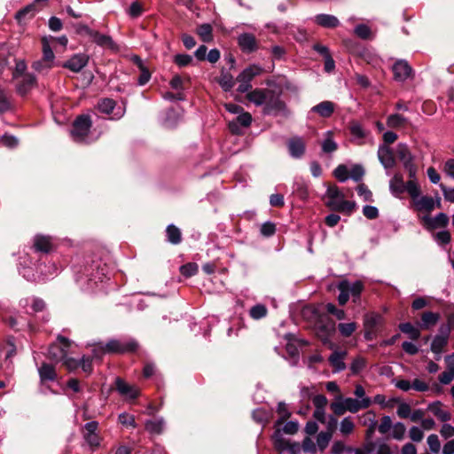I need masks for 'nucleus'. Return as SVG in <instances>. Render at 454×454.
Here are the masks:
<instances>
[{
  "label": "nucleus",
  "mask_w": 454,
  "mask_h": 454,
  "mask_svg": "<svg viewBox=\"0 0 454 454\" xmlns=\"http://www.w3.org/2000/svg\"><path fill=\"white\" fill-rule=\"evenodd\" d=\"M328 201L326 205L333 210L350 213L355 207V203L346 200L344 194L337 186H330L326 191Z\"/></svg>",
  "instance_id": "f257e3e1"
},
{
  "label": "nucleus",
  "mask_w": 454,
  "mask_h": 454,
  "mask_svg": "<svg viewBox=\"0 0 454 454\" xmlns=\"http://www.w3.org/2000/svg\"><path fill=\"white\" fill-rule=\"evenodd\" d=\"M247 99L257 106L266 105L267 112L270 109L281 110L284 104L278 98L272 99V92L269 90H254L247 94Z\"/></svg>",
  "instance_id": "f03ea898"
},
{
  "label": "nucleus",
  "mask_w": 454,
  "mask_h": 454,
  "mask_svg": "<svg viewBox=\"0 0 454 454\" xmlns=\"http://www.w3.org/2000/svg\"><path fill=\"white\" fill-rule=\"evenodd\" d=\"M137 348V343L134 340L128 341H121L119 340H111L106 345L98 344V348L94 349V356L99 357L105 353H125L133 351Z\"/></svg>",
  "instance_id": "7ed1b4c3"
},
{
  "label": "nucleus",
  "mask_w": 454,
  "mask_h": 454,
  "mask_svg": "<svg viewBox=\"0 0 454 454\" xmlns=\"http://www.w3.org/2000/svg\"><path fill=\"white\" fill-rule=\"evenodd\" d=\"M91 127V121L87 115H81L74 122V127L71 135L74 141H84L89 130Z\"/></svg>",
  "instance_id": "20e7f679"
},
{
  "label": "nucleus",
  "mask_w": 454,
  "mask_h": 454,
  "mask_svg": "<svg viewBox=\"0 0 454 454\" xmlns=\"http://www.w3.org/2000/svg\"><path fill=\"white\" fill-rule=\"evenodd\" d=\"M98 423L97 421H90L84 425L83 427V438L85 442L93 448H97L100 445L101 437L98 432Z\"/></svg>",
  "instance_id": "39448f33"
},
{
  "label": "nucleus",
  "mask_w": 454,
  "mask_h": 454,
  "mask_svg": "<svg viewBox=\"0 0 454 454\" xmlns=\"http://www.w3.org/2000/svg\"><path fill=\"white\" fill-rule=\"evenodd\" d=\"M413 203L416 210L419 212H426L427 214L431 213L435 207L440 208L442 207L440 197L434 200L428 196H419L413 200Z\"/></svg>",
  "instance_id": "423d86ee"
},
{
  "label": "nucleus",
  "mask_w": 454,
  "mask_h": 454,
  "mask_svg": "<svg viewBox=\"0 0 454 454\" xmlns=\"http://www.w3.org/2000/svg\"><path fill=\"white\" fill-rule=\"evenodd\" d=\"M70 346V342L64 337H59L58 342L51 345L49 348V356L51 359L56 362H60L66 357L67 354V348Z\"/></svg>",
  "instance_id": "0eeeda50"
},
{
  "label": "nucleus",
  "mask_w": 454,
  "mask_h": 454,
  "mask_svg": "<svg viewBox=\"0 0 454 454\" xmlns=\"http://www.w3.org/2000/svg\"><path fill=\"white\" fill-rule=\"evenodd\" d=\"M88 61L89 57L86 54H74L63 63L62 67L71 70L72 72L78 73L88 64Z\"/></svg>",
  "instance_id": "6e6552de"
},
{
  "label": "nucleus",
  "mask_w": 454,
  "mask_h": 454,
  "mask_svg": "<svg viewBox=\"0 0 454 454\" xmlns=\"http://www.w3.org/2000/svg\"><path fill=\"white\" fill-rule=\"evenodd\" d=\"M287 149L291 157L299 159L305 153L306 144L301 137H294L287 141Z\"/></svg>",
  "instance_id": "1a4fd4ad"
},
{
  "label": "nucleus",
  "mask_w": 454,
  "mask_h": 454,
  "mask_svg": "<svg viewBox=\"0 0 454 454\" xmlns=\"http://www.w3.org/2000/svg\"><path fill=\"white\" fill-rule=\"evenodd\" d=\"M394 77L398 82H404L411 76L412 68L405 60H398L393 66Z\"/></svg>",
  "instance_id": "9d476101"
},
{
  "label": "nucleus",
  "mask_w": 454,
  "mask_h": 454,
  "mask_svg": "<svg viewBox=\"0 0 454 454\" xmlns=\"http://www.w3.org/2000/svg\"><path fill=\"white\" fill-rule=\"evenodd\" d=\"M17 81L16 89L17 92L21 95H27L35 85V77L33 74H26L15 79Z\"/></svg>",
  "instance_id": "9b49d317"
},
{
  "label": "nucleus",
  "mask_w": 454,
  "mask_h": 454,
  "mask_svg": "<svg viewBox=\"0 0 454 454\" xmlns=\"http://www.w3.org/2000/svg\"><path fill=\"white\" fill-rule=\"evenodd\" d=\"M422 221L428 229H437L445 227L449 223V217L444 213H439L434 217H431L429 215H424Z\"/></svg>",
  "instance_id": "f8f14e48"
},
{
  "label": "nucleus",
  "mask_w": 454,
  "mask_h": 454,
  "mask_svg": "<svg viewBox=\"0 0 454 454\" xmlns=\"http://www.w3.org/2000/svg\"><path fill=\"white\" fill-rule=\"evenodd\" d=\"M372 403L371 399H355L351 397L344 398L343 404L347 411L356 413L362 409L368 408Z\"/></svg>",
  "instance_id": "ddd939ff"
},
{
  "label": "nucleus",
  "mask_w": 454,
  "mask_h": 454,
  "mask_svg": "<svg viewBox=\"0 0 454 454\" xmlns=\"http://www.w3.org/2000/svg\"><path fill=\"white\" fill-rule=\"evenodd\" d=\"M272 438H273L275 448L279 451L290 450L292 451V453L294 454L296 450L299 449L298 444H296V443L290 444V442L283 437L279 429L276 430Z\"/></svg>",
  "instance_id": "4468645a"
},
{
  "label": "nucleus",
  "mask_w": 454,
  "mask_h": 454,
  "mask_svg": "<svg viewBox=\"0 0 454 454\" xmlns=\"http://www.w3.org/2000/svg\"><path fill=\"white\" fill-rule=\"evenodd\" d=\"M378 157L385 168H391L395 166V160L392 150L387 145H380L378 150Z\"/></svg>",
  "instance_id": "2eb2a0df"
},
{
  "label": "nucleus",
  "mask_w": 454,
  "mask_h": 454,
  "mask_svg": "<svg viewBox=\"0 0 454 454\" xmlns=\"http://www.w3.org/2000/svg\"><path fill=\"white\" fill-rule=\"evenodd\" d=\"M238 43L245 52H253L257 49L256 39L254 35L249 33L241 34L238 37Z\"/></svg>",
  "instance_id": "dca6fc26"
},
{
  "label": "nucleus",
  "mask_w": 454,
  "mask_h": 454,
  "mask_svg": "<svg viewBox=\"0 0 454 454\" xmlns=\"http://www.w3.org/2000/svg\"><path fill=\"white\" fill-rule=\"evenodd\" d=\"M116 388L119 393L129 399H135L139 395V389L135 386L127 384L121 379H116Z\"/></svg>",
  "instance_id": "f3484780"
},
{
  "label": "nucleus",
  "mask_w": 454,
  "mask_h": 454,
  "mask_svg": "<svg viewBox=\"0 0 454 454\" xmlns=\"http://www.w3.org/2000/svg\"><path fill=\"white\" fill-rule=\"evenodd\" d=\"M449 333L443 331V333H440L439 335H436L432 343H431V350L433 353L438 356L437 359L440 358V356L444 348V347L448 343Z\"/></svg>",
  "instance_id": "a211bd4d"
},
{
  "label": "nucleus",
  "mask_w": 454,
  "mask_h": 454,
  "mask_svg": "<svg viewBox=\"0 0 454 454\" xmlns=\"http://www.w3.org/2000/svg\"><path fill=\"white\" fill-rule=\"evenodd\" d=\"M441 316L439 313L432 312V311H426L421 315V323H420V328L428 330L431 327L434 326L437 322L439 321Z\"/></svg>",
  "instance_id": "6ab92c4d"
},
{
  "label": "nucleus",
  "mask_w": 454,
  "mask_h": 454,
  "mask_svg": "<svg viewBox=\"0 0 454 454\" xmlns=\"http://www.w3.org/2000/svg\"><path fill=\"white\" fill-rule=\"evenodd\" d=\"M54 39L53 36H43L42 38V46H43V59L44 62H51L54 64L55 55L51 50V44L52 43V40Z\"/></svg>",
  "instance_id": "aec40b11"
},
{
  "label": "nucleus",
  "mask_w": 454,
  "mask_h": 454,
  "mask_svg": "<svg viewBox=\"0 0 454 454\" xmlns=\"http://www.w3.org/2000/svg\"><path fill=\"white\" fill-rule=\"evenodd\" d=\"M262 72V67L259 66H250L244 69L237 77V81H245L250 83V82Z\"/></svg>",
  "instance_id": "412c9836"
},
{
  "label": "nucleus",
  "mask_w": 454,
  "mask_h": 454,
  "mask_svg": "<svg viewBox=\"0 0 454 454\" xmlns=\"http://www.w3.org/2000/svg\"><path fill=\"white\" fill-rule=\"evenodd\" d=\"M389 189L393 195L398 197L405 192V183L400 174H395L389 182Z\"/></svg>",
  "instance_id": "4be33fe9"
},
{
  "label": "nucleus",
  "mask_w": 454,
  "mask_h": 454,
  "mask_svg": "<svg viewBox=\"0 0 454 454\" xmlns=\"http://www.w3.org/2000/svg\"><path fill=\"white\" fill-rule=\"evenodd\" d=\"M312 112L322 117H330L334 111V104L331 101H323L311 108Z\"/></svg>",
  "instance_id": "5701e85b"
},
{
  "label": "nucleus",
  "mask_w": 454,
  "mask_h": 454,
  "mask_svg": "<svg viewBox=\"0 0 454 454\" xmlns=\"http://www.w3.org/2000/svg\"><path fill=\"white\" fill-rule=\"evenodd\" d=\"M346 356V352L339 351H335L330 356L329 361L332 366L334 368L335 372H340L346 368L345 363L343 361Z\"/></svg>",
  "instance_id": "b1692460"
},
{
  "label": "nucleus",
  "mask_w": 454,
  "mask_h": 454,
  "mask_svg": "<svg viewBox=\"0 0 454 454\" xmlns=\"http://www.w3.org/2000/svg\"><path fill=\"white\" fill-rule=\"evenodd\" d=\"M315 22L324 27H335L339 25L338 19L333 15L318 14L315 17Z\"/></svg>",
  "instance_id": "393cba45"
},
{
  "label": "nucleus",
  "mask_w": 454,
  "mask_h": 454,
  "mask_svg": "<svg viewBox=\"0 0 454 454\" xmlns=\"http://www.w3.org/2000/svg\"><path fill=\"white\" fill-rule=\"evenodd\" d=\"M85 30L91 40L97 44L101 46H108L112 44V39L109 36L99 34L98 32L91 30L88 27H85Z\"/></svg>",
  "instance_id": "a878e982"
},
{
  "label": "nucleus",
  "mask_w": 454,
  "mask_h": 454,
  "mask_svg": "<svg viewBox=\"0 0 454 454\" xmlns=\"http://www.w3.org/2000/svg\"><path fill=\"white\" fill-rule=\"evenodd\" d=\"M38 372L42 381H52L57 377L55 368L48 364H43L42 366L38 369Z\"/></svg>",
  "instance_id": "bb28decb"
},
{
  "label": "nucleus",
  "mask_w": 454,
  "mask_h": 454,
  "mask_svg": "<svg viewBox=\"0 0 454 454\" xmlns=\"http://www.w3.org/2000/svg\"><path fill=\"white\" fill-rule=\"evenodd\" d=\"M363 418L364 419L363 421V424L368 425V429L366 431V437H367V439H370L372 436V434H374L376 425H377V421L375 420V415L373 412L368 411L364 415Z\"/></svg>",
  "instance_id": "cd10ccee"
},
{
  "label": "nucleus",
  "mask_w": 454,
  "mask_h": 454,
  "mask_svg": "<svg viewBox=\"0 0 454 454\" xmlns=\"http://www.w3.org/2000/svg\"><path fill=\"white\" fill-rule=\"evenodd\" d=\"M396 153L399 160L403 163V166L411 163L413 160V157L405 145H398Z\"/></svg>",
  "instance_id": "c85d7f7f"
},
{
  "label": "nucleus",
  "mask_w": 454,
  "mask_h": 454,
  "mask_svg": "<svg viewBox=\"0 0 454 454\" xmlns=\"http://www.w3.org/2000/svg\"><path fill=\"white\" fill-rule=\"evenodd\" d=\"M341 283L347 284V291L349 293V295L353 297V301H356L364 289L363 283L361 281H356L352 284L348 281H342Z\"/></svg>",
  "instance_id": "c756f323"
},
{
  "label": "nucleus",
  "mask_w": 454,
  "mask_h": 454,
  "mask_svg": "<svg viewBox=\"0 0 454 454\" xmlns=\"http://www.w3.org/2000/svg\"><path fill=\"white\" fill-rule=\"evenodd\" d=\"M197 34L204 43H209L213 40V28L209 24H202L198 27Z\"/></svg>",
  "instance_id": "7c9ffc66"
},
{
  "label": "nucleus",
  "mask_w": 454,
  "mask_h": 454,
  "mask_svg": "<svg viewBox=\"0 0 454 454\" xmlns=\"http://www.w3.org/2000/svg\"><path fill=\"white\" fill-rule=\"evenodd\" d=\"M51 240L49 237L36 236L35 238V247L38 251L49 252L51 249Z\"/></svg>",
  "instance_id": "2f4dec72"
},
{
  "label": "nucleus",
  "mask_w": 454,
  "mask_h": 454,
  "mask_svg": "<svg viewBox=\"0 0 454 454\" xmlns=\"http://www.w3.org/2000/svg\"><path fill=\"white\" fill-rule=\"evenodd\" d=\"M407 123V119L398 114H391L387 119V125L392 129H399Z\"/></svg>",
  "instance_id": "473e14b6"
},
{
  "label": "nucleus",
  "mask_w": 454,
  "mask_h": 454,
  "mask_svg": "<svg viewBox=\"0 0 454 454\" xmlns=\"http://www.w3.org/2000/svg\"><path fill=\"white\" fill-rule=\"evenodd\" d=\"M164 428V421L161 419L148 420L145 423V429L151 434H160Z\"/></svg>",
  "instance_id": "72a5a7b5"
},
{
  "label": "nucleus",
  "mask_w": 454,
  "mask_h": 454,
  "mask_svg": "<svg viewBox=\"0 0 454 454\" xmlns=\"http://www.w3.org/2000/svg\"><path fill=\"white\" fill-rule=\"evenodd\" d=\"M167 238L168 240L172 244H179L181 242V231L173 224L167 227Z\"/></svg>",
  "instance_id": "f704fd0d"
},
{
  "label": "nucleus",
  "mask_w": 454,
  "mask_h": 454,
  "mask_svg": "<svg viewBox=\"0 0 454 454\" xmlns=\"http://www.w3.org/2000/svg\"><path fill=\"white\" fill-rule=\"evenodd\" d=\"M399 329L409 335L411 340H418L420 336V332L418 328L411 323H403L399 325Z\"/></svg>",
  "instance_id": "c9c22d12"
},
{
  "label": "nucleus",
  "mask_w": 454,
  "mask_h": 454,
  "mask_svg": "<svg viewBox=\"0 0 454 454\" xmlns=\"http://www.w3.org/2000/svg\"><path fill=\"white\" fill-rule=\"evenodd\" d=\"M350 133L353 137V139L358 140V143H361V140L365 137L366 132L363 129L360 123L352 122L349 127Z\"/></svg>",
  "instance_id": "e433bc0d"
},
{
  "label": "nucleus",
  "mask_w": 454,
  "mask_h": 454,
  "mask_svg": "<svg viewBox=\"0 0 454 454\" xmlns=\"http://www.w3.org/2000/svg\"><path fill=\"white\" fill-rule=\"evenodd\" d=\"M355 428V424L350 417L344 418L340 424V431L343 435L350 434Z\"/></svg>",
  "instance_id": "4c0bfd02"
},
{
  "label": "nucleus",
  "mask_w": 454,
  "mask_h": 454,
  "mask_svg": "<svg viewBox=\"0 0 454 454\" xmlns=\"http://www.w3.org/2000/svg\"><path fill=\"white\" fill-rule=\"evenodd\" d=\"M405 191L410 194L412 200L419 196L420 189L416 179H411L405 184Z\"/></svg>",
  "instance_id": "58836bf2"
},
{
  "label": "nucleus",
  "mask_w": 454,
  "mask_h": 454,
  "mask_svg": "<svg viewBox=\"0 0 454 454\" xmlns=\"http://www.w3.org/2000/svg\"><path fill=\"white\" fill-rule=\"evenodd\" d=\"M357 325L354 322L340 323L338 325V329L340 334L344 337H349L356 330Z\"/></svg>",
  "instance_id": "ea45409f"
},
{
  "label": "nucleus",
  "mask_w": 454,
  "mask_h": 454,
  "mask_svg": "<svg viewBox=\"0 0 454 454\" xmlns=\"http://www.w3.org/2000/svg\"><path fill=\"white\" fill-rule=\"evenodd\" d=\"M332 439L331 432H320L317 437V444L320 450H324L327 446L329 442Z\"/></svg>",
  "instance_id": "a19ab883"
},
{
  "label": "nucleus",
  "mask_w": 454,
  "mask_h": 454,
  "mask_svg": "<svg viewBox=\"0 0 454 454\" xmlns=\"http://www.w3.org/2000/svg\"><path fill=\"white\" fill-rule=\"evenodd\" d=\"M249 314L252 318L258 320L267 315V309L264 305L257 304L251 308Z\"/></svg>",
  "instance_id": "79ce46f5"
},
{
  "label": "nucleus",
  "mask_w": 454,
  "mask_h": 454,
  "mask_svg": "<svg viewBox=\"0 0 454 454\" xmlns=\"http://www.w3.org/2000/svg\"><path fill=\"white\" fill-rule=\"evenodd\" d=\"M115 102L110 98H104L98 104V108L100 112L109 114L114 108Z\"/></svg>",
  "instance_id": "37998d69"
},
{
  "label": "nucleus",
  "mask_w": 454,
  "mask_h": 454,
  "mask_svg": "<svg viewBox=\"0 0 454 454\" xmlns=\"http://www.w3.org/2000/svg\"><path fill=\"white\" fill-rule=\"evenodd\" d=\"M54 64L51 62H44L43 59L42 58L39 60H36L33 63V68L40 73V74H46L51 68H52Z\"/></svg>",
  "instance_id": "c03bdc74"
},
{
  "label": "nucleus",
  "mask_w": 454,
  "mask_h": 454,
  "mask_svg": "<svg viewBox=\"0 0 454 454\" xmlns=\"http://www.w3.org/2000/svg\"><path fill=\"white\" fill-rule=\"evenodd\" d=\"M406 428L401 422L394 424L391 430V436L395 440H403L405 434Z\"/></svg>",
  "instance_id": "a18cd8bd"
},
{
  "label": "nucleus",
  "mask_w": 454,
  "mask_h": 454,
  "mask_svg": "<svg viewBox=\"0 0 454 454\" xmlns=\"http://www.w3.org/2000/svg\"><path fill=\"white\" fill-rule=\"evenodd\" d=\"M322 149L325 153H333L337 149V144L333 141L330 131L326 133V137L322 144Z\"/></svg>",
  "instance_id": "49530a36"
},
{
  "label": "nucleus",
  "mask_w": 454,
  "mask_h": 454,
  "mask_svg": "<svg viewBox=\"0 0 454 454\" xmlns=\"http://www.w3.org/2000/svg\"><path fill=\"white\" fill-rule=\"evenodd\" d=\"M427 442L430 450L433 453L438 454L440 452L441 443H440L439 438L436 434H433L428 435Z\"/></svg>",
  "instance_id": "de8ad7c7"
},
{
  "label": "nucleus",
  "mask_w": 454,
  "mask_h": 454,
  "mask_svg": "<svg viewBox=\"0 0 454 454\" xmlns=\"http://www.w3.org/2000/svg\"><path fill=\"white\" fill-rule=\"evenodd\" d=\"M337 401L331 403V409L334 414L340 416L343 415L347 410L343 404V398L341 395H339Z\"/></svg>",
  "instance_id": "09e8293b"
},
{
  "label": "nucleus",
  "mask_w": 454,
  "mask_h": 454,
  "mask_svg": "<svg viewBox=\"0 0 454 454\" xmlns=\"http://www.w3.org/2000/svg\"><path fill=\"white\" fill-rule=\"evenodd\" d=\"M334 176L340 182H345L349 178L348 169L345 165H339L333 171Z\"/></svg>",
  "instance_id": "8fccbe9b"
},
{
  "label": "nucleus",
  "mask_w": 454,
  "mask_h": 454,
  "mask_svg": "<svg viewBox=\"0 0 454 454\" xmlns=\"http://www.w3.org/2000/svg\"><path fill=\"white\" fill-rule=\"evenodd\" d=\"M393 426L391 418L389 416H384L380 420L378 429L380 434H386L392 430Z\"/></svg>",
  "instance_id": "3c124183"
},
{
  "label": "nucleus",
  "mask_w": 454,
  "mask_h": 454,
  "mask_svg": "<svg viewBox=\"0 0 454 454\" xmlns=\"http://www.w3.org/2000/svg\"><path fill=\"white\" fill-rule=\"evenodd\" d=\"M180 272L186 278L192 277L198 272V265L196 263H187L180 267Z\"/></svg>",
  "instance_id": "603ef678"
},
{
  "label": "nucleus",
  "mask_w": 454,
  "mask_h": 454,
  "mask_svg": "<svg viewBox=\"0 0 454 454\" xmlns=\"http://www.w3.org/2000/svg\"><path fill=\"white\" fill-rule=\"evenodd\" d=\"M219 83L224 90H230L234 86L233 77L230 74H223Z\"/></svg>",
  "instance_id": "864d4df0"
},
{
  "label": "nucleus",
  "mask_w": 454,
  "mask_h": 454,
  "mask_svg": "<svg viewBox=\"0 0 454 454\" xmlns=\"http://www.w3.org/2000/svg\"><path fill=\"white\" fill-rule=\"evenodd\" d=\"M27 65L23 60H19L16 62L15 69L13 71V79H20L22 75L28 74L26 73Z\"/></svg>",
  "instance_id": "5fc2aeb1"
},
{
  "label": "nucleus",
  "mask_w": 454,
  "mask_h": 454,
  "mask_svg": "<svg viewBox=\"0 0 454 454\" xmlns=\"http://www.w3.org/2000/svg\"><path fill=\"white\" fill-rule=\"evenodd\" d=\"M365 360L363 357L358 356L355 358L350 365L352 373H359L365 367Z\"/></svg>",
  "instance_id": "6e6d98bb"
},
{
  "label": "nucleus",
  "mask_w": 454,
  "mask_h": 454,
  "mask_svg": "<svg viewBox=\"0 0 454 454\" xmlns=\"http://www.w3.org/2000/svg\"><path fill=\"white\" fill-rule=\"evenodd\" d=\"M338 288L340 290V294L338 297L339 303L340 305H344L348 301V298L350 296L349 293L347 291V284L340 282Z\"/></svg>",
  "instance_id": "4d7b16f0"
},
{
  "label": "nucleus",
  "mask_w": 454,
  "mask_h": 454,
  "mask_svg": "<svg viewBox=\"0 0 454 454\" xmlns=\"http://www.w3.org/2000/svg\"><path fill=\"white\" fill-rule=\"evenodd\" d=\"M278 412L280 415V419L277 421V426L281 425L285 419L290 417L291 413L288 411L287 406L285 403H279L278 405Z\"/></svg>",
  "instance_id": "13d9d810"
},
{
  "label": "nucleus",
  "mask_w": 454,
  "mask_h": 454,
  "mask_svg": "<svg viewBox=\"0 0 454 454\" xmlns=\"http://www.w3.org/2000/svg\"><path fill=\"white\" fill-rule=\"evenodd\" d=\"M364 175V170L362 166L355 165L352 167L351 170L348 171V176L355 181H359Z\"/></svg>",
  "instance_id": "bf43d9fd"
},
{
  "label": "nucleus",
  "mask_w": 454,
  "mask_h": 454,
  "mask_svg": "<svg viewBox=\"0 0 454 454\" xmlns=\"http://www.w3.org/2000/svg\"><path fill=\"white\" fill-rule=\"evenodd\" d=\"M355 33L362 39H368L371 36V29L368 26L361 24L356 27Z\"/></svg>",
  "instance_id": "052dcab7"
},
{
  "label": "nucleus",
  "mask_w": 454,
  "mask_h": 454,
  "mask_svg": "<svg viewBox=\"0 0 454 454\" xmlns=\"http://www.w3.org/2000/svg\"><path fill=\"white\" fill-rule=\"evenodd\" d=\"M357 193L364 201H371L372 200V192L364 184L358 185Z\"/></svg>",
  "instance_id": "680f3d73"
},
{
  "label": "nucleus",
  "mask_w": 454,
  "mask_h": 454,
  "mask_svg": "<svg viewBox=\"0 0 454 454\" xmlns=\"http://www.w3.org/2000/svg\"><path fill=\"white\" fill-rule=\"evenodd\" d=\"M118 419H119V422L123 426L132 427H136L135 419L132 415H129L128 413H121L119 415Z\"/></svg>",
  "instance_id": "e2e57ef3"
},
{
  "label": "nucleus",
  "mask_w": 454,
  "mask_h": 454,
  "mask_svg": "<svg viewBox=\"0 0 454 454\" xmlns=\"http://www.w3.org/2000/svg\"><path fill=\"white\" fill-rule=\"evenodd\" d=\"M15 353L16 349L14 344L11 340H8L4 349L0 351V356L4 355L5 356V359L7 360L12 356H14Z\"/></svg>",
  "instance_id": "0e129e2a"
},
{
  "label": "nucleus",
  "mask_w": 454,
  "mask_h": 454,
  "mask_svg": "<svg viewBox=\"0 0 454 454\" xmlns=\"http://www.w3.org/2000/svg\"><path fill=\"white\" fill-rule=\"evenodd\" d=\"M409 436L413 442H421L424 437L423 431L418 427H412L409 431Z\"/></svg>",
  "instance_id": "69168bd1"
},
{
  "label": "nucleus",
  "mask_w": 454,
  "mask_h": 454,
  "mask_svg": "<svg viewBox=\"0 0 454 454\" xmlns=\"http://www.w3.org/2000/svg\"><path fill=\"white\" fill-rule=\"evenodd\" d=\"M192 57L188 54H178L175 57V63L179 67H185L191 64Z\"/></svg>",
  "instance_id": "338daca9"
},
{
  "label": "nucleus",
  "mask_w": 454,
  "mask_h": 454,
  "mask_svg": "<svg viewBox=\"0 0 454 454\" xmlns=\"http://www.w3.org/2000/svg\"><path fill=\"white\" fill-rule=\"evenodd\" d=\"M236 121L242 127H248L251 124L252 116L249 113L244 112L237 116Z\"/></svg>",
  "instance_id": "774afa93"
}]
</instances>
